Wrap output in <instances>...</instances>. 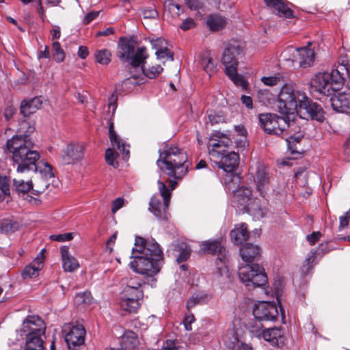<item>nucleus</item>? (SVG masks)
I'll use <instances>...</instances> for the list:
<instances>
[{
	"instance_id": "48",
	"label": "nucleus",
	"mask_w": 350,
	"mask_h": 350,
	"mask_svg": "<svg viewBox=\"0 0 350 350\" xmlns=\"http://www.w3.org/2000/svg\"><path fill=\"white\" fill-rule=\"evenodd\" d=\"M224 118L222 116L217 115L215 113L208 114L206 124H210L211 126L223 122Z\"/></svg>"
},
{
	"instance_id": "43",
	"label": "nucleus",
	"mask_w": 350,
	"mask_h": 350,
	"mask_svg": "<svg viewBox=\"0 0 350 350\" xmlns=\"http://www.w3.org/2000/svg\"><path fill=\"white\" fill-rule=\"evenodd\" d=\"M53 58L57 62H62L65 58V54L58 42L53 43Z\"/></svg>"
},
{
	"instance_id": "60",
	"label": "nucleus",
	"mask_w": 350,
	"mask_h": 350,
	"mask_svg": "<svg viewBox=\"0 0 350 350\" xmlns=\"http://www.w3.org/2000/svg\"><path fill=\"white\" fill-rule=\"evenodd\" d=\"M98 14V12H89L84 17L83 23L84 25L89 24L91 21H92Z\"/></svg>"
},
{
	"instance_id": "59",
	"label": "nucleus",
	"mask_w": 350,
	"mask_h": 350,
	"mask_svg": "<svg viewBox=\"0 0 350 350\" xmlns=\"http://www.w3.org/2000/svg\"><path fill=\"white\" fill-rule=\"evenodd\" d=\"M143 15L145 18H156L158 13L154 9H145L143 11Z\"/></svg>"
},
{
	"instance_id": "54",
	"label": "nucleus",
	"mask_w": 350,
	"mask_h": 350,
	"mask_svg": "<svg viewBox=\"0 0 350 350\" xmlns=\"http://www.w3.org/2000/svg\"><path fill=\"white\" fill-rule=\"evenodd\" d=\"M196 25L195 21L191 18H186L180 25V27L183 31L189 30Z\"/></svg>"
},
{
	"instance_id": "10",
	"label": "nucleus",
	"mask_w": 350,
	"mask_h": 350,
	"mask_svg": "<svg viewBox=\"0 0 350 350\" xmlns=\"http://www.w3.org/2000/svg\"><path fill=\"white\" fill-rule=\"evenodd\" d=\"M201 250L207 254H217L218 257L215 261L216 271L214 276L219 279L224 274L227 273V252L221 240H208L200 244Z\"/></svg>"
},
{
	"instance_id": "24",
	"label": "nucleus",
	"mask_w": 350,
	"mask_h": 350,
	"mask_svg": "<svg viewBox=\"0 0 350 350\" xmlns=\"http://www.w3.org/2000/svg\"><path fill=\"white\" fill-rule=\"evenodd\" d=\"M31 173H19L16 170L13 178V187L17 193H26L30 190L33 191V181L28 180Z\"/></svg>"
},
{
	"instance_id": "44",
	"label": "nucleus",
	"mask_w": 350,
	"mask_h": 350,
	"mask_svg": "<svg viewBox=\"0 0 350 350\" xmlns=\"http://www.w3.org/2000/svg\"><path fill=\"white\" fill-rule=\"evenodd\" d=\"M301 137H301V136L295 137V136L291 135L290 137H288L286 139L288 150L291 152V154H295L296 152H298V151L296 149L295 146H296L297 143H299L300 142Z\"/></svg>"
},
{
	"instance_id": "26",
	"label": "nucleus",
	"mask_w": 350,
	"mask_h": 350,
	"mask_svg": "<svg viewBox=\"0 0 350 350\" xmlns=\"http://www.w3.org/2000/svg\"><path fill=\"white\" fill-rule=\"evenodd\" d=\"M119 343V348H111V350H136L139 345L137 334L133 331H128L122 336Z\"/></svg>"
},
{
	"instance_id": "2",
	"label": "nucleus",
	"mask_w": 350,
	"mask_h": 350,
	"mask_svg": "<svg viewBox=\"0 0 350 350\" xmlns=\"http://www.w3.org/2000/svg\"><path fill=\"white\" fill-rule=\"evenodd\" d=\"M129 266L135 273L153 276L161 269L163 253L159 245L154 240H146L137 236L132 250Z\"/></svg>"
},
{
	"instance_id": "32",
	"label": "nucleus",
	"mask_w": 350,
	"mask_h": 350,
	"mask_svg": "<svg viewBox=\"0 0 350 350\" xmlns=\"http://www.w3.org/2000/svg\"><path fill=\"white\" fill-rule=\"evenodd\" d=\"M325 247L326 245L321 244L319 248L313 249L308 254L301 268L302 272L304 274L308 273L313 268L317 255L323 254L327 252Z\"/></svg>"
},
{
	"instance_id": "25",
	"label": "nucleus",
	"mask_w": 350,
	"mask_h": 350,
	"mask_svg": "<svg viewBox=\"0 0 350 350\" xmlns=\"http://www.w3.org/2000/svg\"><path fill=\"white\" fill-rule=\"evenodd\" d=\"M334 111L340 113H350V94L338 93L330 98Z\"/></svg>"
},
{
	"instance_id": "58",
	"label": "nucleus",
	"mask_w": 350,
	"mask_h": 350,
	"mask_svg": "<svg viewBox=\"0 0 350 350\" xmlns=\"http://www.w3.org/2000/svg\"><path fill=\"white\" fill-rule=\"evenodd\" d=\"M321 237V234L319 232H313L312 234L307 236V240L311 245L315 244Z\"/></svg>"
},
{
	"instance_id": "63",
	"label": "nucleus",
	"mask_w": 350,
	"mask_h": 350,
	"mask_svg": "<svg viewBox=\"0 0 350 350\" xmlns=\"http://www.w3.org/2000/svg\"><path fill=\"white\" fill-rule=\"evenodd\" d=\"M18 228V224L16 223H14V224H5L3 228L5 229V231H9V230H11V231H14L16 229H17Z\"/></svg>"
},
{
	"instance_id": "3",
	"label": "nucleus",
	"mask_w": 350,
	"mask_h": 350,
	"mask_svg": "<svg viewBox=\"0 0 350 350\" xmlns=\"http://www.w3.org/2000/svg\"><path fill=\"white\" fill-rule=\"evenodd\" d=\"M33 143L27 135H14L6 143L7 149L12 153L16 170L19 173H31L38 167L40 154L31 150Z\"/></svg>"
},
{
	"instance_id": "29",
	"label": "nucleus",
	"mask_w": 350,
	"mask_h": 350,
	"mask_svg": "<svg viewBox=\"0 0 350 350\" xmlns=\"http://www.w3.org/2000/svg\"><path fill=\"white\" fill-rule=\"evenodd\" d=\"M60 252L64 271L73 272L79 268V262L70 254L68 247L62 246Z\"/></svg>"
},
{
	"instance_id": "39",
	"label": "nucleus",
	"mask_w": 350,
	"mask_h": 350,
	"mask_svg": "<svg viewBox=\"0 0 350 350\" xmlns=\"http://www.w3.org/2000/svg\"><path fill=\"white\" fill-rule=\"evenodd\" d=\"M142 70V76L144 78V76H146L149 79H154L163 71V68L160 65L149 66L148 68H144V66Z\"/></svg>"
},
{
	"instance_id": "55",
	"label": "nucleus",
	"mask_w": 350,
	"mask_h": 350,
	"mask_svg": "<svg viewBox=\"0 0 350 350\" xmlns=\"http://www.w3.org/2000/svg\"><path fill=\"white\" fill-rule=\"evenodd\" d=\"M195 321V317L193 314H189L187 315L183 321V324L185 327V329L188 331H190L192 329L191 324Z\"/></svg>"
},
{
	"instance_id": "52",
	"label": "nucleus",
	"mask_w": 350,
	"mask_h": 350,
	"mask_svg": "<svg viewBox=\"0 0 350 350\" xmlns=\"http://www.w3.org/2000/svg\"><path fill=\"white\" fill-rule=\"evenodd\" d=\"M51 239L55 241L63 242L70 241L72 239V233H65L60 234H53L50 237Z\"/></svg>"
},
{
	"instance_id": "15",
	"label": "nucleus",
	"mask_w": 350,
	"mask_h": 350,
	"mask_svg": "<svg viewBox=\"0 0 350 350\" xmlns=\"http://www.w3.org/2000/svg\"><path fill=\"white\" fill-rule=\"evenodd\" d=\"M129 145L125 144L117 135L113 129V124L111 122V166L114 168L119 167L118 161L120 155L124 161L129 158Z\"/></svg>"
},
{
	"instance_id": "41",
	"label": "nucleus",
	"mask_w": 350,
	"mask_h": 350,
	"mask_svg": "<svg viewBox=\"0 0 350 350\" xmlns=\"http://www.w3.org/2000/svg\"><path fill=\"white\" fill-rule=\"evenodd\" d=\"M10 195V182L9 178L5 176L0 174V196L3 200L5 196Z\"/></svg>"
},
{
	"instance_id": "6",
	"label": "nucleus",
	"mask_w": 350,
	"mask_h": 350,
	"mask_svg": "<svg viewBox=\"0 0 350 350\" xmlns=\"http://www.w3.org/2000/svg\"><path fill=\"white\" fill-rule=\"evenodd\" d=\"M348 75V64H339L331 72L316 74L310 80L311 90L325 96H331L334 92L342 88L345 77Z\"/></svg>"
},
{
	"instance_id": "19",
	"label": "nucleus",
	"mask_w": 350,
	"mask_h": 350,
	"mask_svg": "<svg viewBox=\"0 0 350 350\" xmlns=\"http://www.w3.org/2000/svg\"><path fill=\"white\" fill-rule=\"evenodd\" d=\"M258 336L274 347L283 346L286 340L284 331L282 327L263 329Z\"/></svg>"
},
{
	"instance_id": "42",
	"label": "nucleus",
	"mask_w": 350,
	"mask_h": 350,
	"mask_svg": "<svg viewBox=\"0 0 350 350\" xmlns=\"http://www.w3.org/2000/svg\"><path fill=\"white\" fill-rule=\"evenodd\" d=\"M95 57L96 62L100 64L107 65L109 62V53L107 49L98 50L95 54Z\"/></svg>"
},
{
	"instance_id": "53",
	"label": "nucleus",
	"mask_w": 350,
	"mask_h": 350,
	"mask_svg": "<svg viewBox=\"0 0 350 350\" xmlns=\"http://www.w3.org/2000/svg\"><path fill=\"white\" fill-rule=\"evenodd\" d=\"M163 348L165 350H180V347L177 345L175 340H167L163 342Z\"/></svg>"
},
{
	"instance_id": "36",
	"label": "nucleus",
	"mask_w": 350,
	"mask_h": 350,
	"mask_svg": "<svg viewBox=\"0 0 350 350\" xmlns=\"http://www.w3.org/2000/svg\"><path fill=\"white\" fill-rule=\"evenodd\" d=\"M208 300V296L204 293H198L192 295L187 301L186 308L190 310L198 304H204Z\"/></svg>"
},
{
	"instance_id": "30",
	"label": "nucleus",
	"mask_w": 350,
	"mask_h": 350,
	"mask_svg": "<svg viewBox=\"0 0 350 350\" xmlns=\"http://www.w3.org/2000/svg\"><path fill=\"white\" fill-rule=\"evenodd\" d=\"M252 196V191L250 187H241L234 191V200L242 206L243 209L254 200Z\"/></svg>"
},
{
	"instance_id": "62",
	"label": "nucleus",
	"mask_w": 350,
	"mask_h": 350,
	"mask_svg": "<svg viewBox=\"0 0 350 350\" xmlns=\"http://www.w3.org/2000/svg\"><path fill=\"white\" fill-rule=\"evenodd\" d=\"M88 54H89L88 49L86 46H79V51H78V55L81 59H85L87 57V56L88 55Z\"/></svg>"
},
{
	"instance_id": "38",
	"label": "nucleus",
	"mask_w": 350,
	"mask_h": 350,
	"mask_svg": "<svg viewBox=\"0 0 350 350\" xmlns=\"http://www.w3.org/2000/svg\"><path fill=\"white\" fill-rule=\"evenodd\" d=\"M200 65L203 70L209 75L215 72L216 66L213 62V59L208 55H202L200 56Z\"/></svg>"
},
{
	"instance_id": "14",
	"label": "nucleus",
	"mask_w": 350,
	"mask_h": 350,
	"mask_svg": "<svg viewBox=\"0 0 350 350\" xmlns=\"http://www.w3.org/2000/svg\"><path fill=\"white\" fill-rule=\"evenodd\" d=\"M232 145V142L230 137L221 132L217 131L210 136L207 144V149L211 157L219 159L228 152L226 149Z\"/></svg>"
},
{
	"instance_id": "31",
	"label": "nucleus",
	"mask_w": 350,
	"mask_h": 350,
	"mask_svg": "<svg viewBox=\"0 0 350 350\" xmlns=\"http://www.w3.org/2000/svg\"><path fill=\"white\" fill-rule=\"evenodd\" d=\"M230 236L234 244L238 245H241L249 238L247 226L244 223L236 226L234 228L230 231Z\"/></svg>"
},
{
	"instance_id": "22",
	"label": "nucleus",
	"mask_w": 350,
	"mask_h": 350,
	"mask_svg": "<svg viewBox=\"0 0 350 350\" xmlns=\"http://www.w3.org/2000/svg\"><path fill=\"white\" fill-rule=\"evenodd\" d=\"M254 182L257 191L262 196H265L269 191V176L264 166H258L254 176Z\"/></svg>"
},
{
	"instance_id": "34",
	"label": "nucleus",
	"mask_w": 350,
	"mask_h": 350,
	"mask_svg": "<svg viewBox=\"0 0 350 350\" xmlns=\"http://www.w3.org/2000/svg\"><path fill=\"white\" fill-rule=\"evenodd\" d=\"M42 105V100L38 97H34L30 100H24L21 104V113L27 117L35 113Z\"/></svg>"
},
{
	"instance_id": "61",
	"label": "nucleus",
	"mask_w": 350,
	"mask_h": 350,
	"mask_svg": "<svg viewBox=\"0 0 350 350\" xmlns=\"http://www.w3.org/2000/svg\"><path fill=\"white\" fill-rule=\"evenodd\" d=\"M242 103L248 108L252 109L253 107L252 99L249 96H241Z\"/></svg>"
},
{
	"instance_id": "45",
	"label": "nucleus",
	"mask_w": 350,
	"mask_h": 350,
	"mask_svg": "<svg viewBox=\"0 0 350 350\" xmlns=\"http://www.w3.org/2000/svg\"><path fill=\"white\" fill-rule=\"evenodd\" d=\"M175 250L180 252L179 255L176 258V261L178 263L186 261L191 255V250L187 247H185L184 248H180L178 246H176Z\"/></svg>"
},
{
	"instance_id": "46",
	"label": "nucleus",
	"mask_w": 350,
	"mask_h": 350,
	"mask_svg": "<svg viewBox=\"0 0 350 350\" xmlns=\"http://www.w3.org/2000/svg\"><path fill=\"white\" fill-rule=\"evenodd\" d=\"M261 81L266 85L273 86L280 83H282V78L280 76L263 77Z\"/></svg>"
},
{
	"instance_id": "18",
	"label": "nucleus",
	"mask_w": 350,
	"mask_h": 350,
	"mask_svg": "<svg viewBox=\"0 0 350 350\" xmlns=\"http://www.w3.org/2000/svg\"><path fill=\"white\" fill-rule=\"evenodd\" d=\"M288 52L292 55L291 61L299 67L308 68L311 66L314 59V53L308 46L295 48L290 46Z\"/></svg>"
},
{
	"instance_id": "1",
	"label": "nucleus",
	"mask_w": 350,
	"mask_h": 350,
	"mask_svg": "<svg viewBox=\"0 0 350 350\" xmlns=\"http://www.w3.org/2000/svg\"><path fill=\"white\" fill-rule=\"evenodd\" d=\"M278 107L283 117L274 113H262L258 116L262 129L269 135L287 136L291 134L287 129L295 124V113L300 116L306 114L319 122L325 120V113L320 105L311 102L304 92L295 91L290 86L282 88Z\"/></svg>"
},
{
	"instance_id": "11",
	"label": "nucleus",
	"mask_w": 350,
	"mask_h": 350,
	"mask_svg": "<svg viewBox=\"0 0 350 350\" xmlns=\"http://www.w3.org/2000/svg\"><path fill=\"white\" fill-rule=\"evenodd\" d=\"M144 297L141 283L136 284L133 281L124 288L120 293V308L129 313H136L139 308V301Z\"/></svg>"
},
{
	"instance_id": "8",
	"label": "nucleus",
	"mask_w": 350,
	"mask_h": 350,
	"mask_svg": "<svg viewBox=\"0 0 350 350\" xmlns=\"http://www.w3.org/2000/svg\"><path fill=\"white\" fill-rule=\"evenodd\" d=\"M22 331H29L26 336L25 350H44L43 340L41 336L44 334V321L38 317H28L23 323Z\"/></svg>"
},
{
	"instance_id": "37",
	"label": "nucleus",
	"mask_w": 350,
	"mask_h": 350,
	"mask_svg": "<svg viewBox=\"0 0 350 350\" xmlns=\"http://www.w3.org/2000/svg\"><path fill=\"white\" fill-rule=\"evenodd\" d=\"M163 5L165 12H169L174 18L179 16L183 12L182 7L173 0H165Z\"/></svg>"
},
{
	"instance_id": "51",
	"label": "nucleus",
	"mask_w": 350,
	"mask_h": 350,
	"mask_svg": "<svg viewBox=\"0 0 350 350\" xmlns=\"http://www.w3.org/2000/svg\"><path fill=\"white\" fill-rule=\"evenodd\" d=\"M187 6L191 10H198L202 8V0H185Z\"/></svg>"
},
{
	"instance_id": "50",
	"label": "nucleus",
	"mask_w": 350,
	"mask_h": 350,
	"mask_svg": "<svg viewBox=\"0 0 350 350\" xmlns=\"http://www.w3.org/2000/svg\"><path fill=\"white\" fill-rule=\"evenodd\" d=\"M124 199L123 198H117L115 199L112 203H111V212L114 214L116 213L119 209H120L124 205Z\"/></svg>"
},
{
	"instance_id": "27",
	"label": "nucleus",
	"mask_w": 350,
	"mask_h": 350,
	"mask_svg": "<svg viewBox=\"0 0 350 350\" xmlns=\"http://www.w3.org/2000/svg\"><path fill=\"white\" fill-rule=\"evenodd\" d=\"M239 251L243 260L246 262L258 260L260 256V248L258 245L250 243L241 246Z\"/></svg>"
},
{
	"instance_id": "20",
	"label": "nucleus",
	"mask_w": 350,
	"mask_h": 350,
	"mask_svg": "<svg viewBox=\"0 0 350 350\" xmlns=\"http://www.w3.org/2000/svg\"><path fill=\"white\" fill-rule=\"evenodd\" d=\"M84 147L79 144H68L62 152V161L66 165L80 161L83 157Z\"/></svg>"
},
{
	"instance_id": "28",
	"label": "nucleus",
	"mask_w": 350,
	"mask_h": 350,
	"mask_svg": "<svg viewBox=\"0 0 350 350\" xmlns=\"http://www.w3.org/2000/svg\"><path fill=\"white\" fill-rule=\"evenodd\" d=\"M266 5L274 9L277 15L285 18H292L293 16V11L289 8L284 0H264Z\"/></svg>"
},
{
	"instance_id": "13",
	"label": "nucleus",
	"mask_w": 350,
	"mask_h": 350,
	"mask_svg": "<svg viewBox=\"0 0 350 350\" xmlns=\"http://www.w3.org/2000/svg\"><path fill=\"white\" fill-rule=\"evenodd\" d=\"M34 174L33 178V193L39 195L45 191L50 185L49 180L54 176L52 166L43 161L38 163L36 171H31Z\"/></svg>"
},
{
	"instance_id": "64",
	"label": "nucleus",
	"mask_w": 350,
	"mask_h": 350,
	"mask_svg": "<svg viewBox=\"0 0 350 350\" xmlns=\"http://www.w3.org/2000/svg\"><path fill=\"white\" fill-rule=\"evenodd\" d=\"M51 36H52V39L53 40L59 38L60 37V35H61V32H60V30L59 29H52L51 31Z\"/></svg>"
},
{
	"instance_id": "17",
	"label": "nucleus",
	"mask_w": 350,
	"mask_h": 350,
	"mask_svg": "<svg viewBox=\"0 0 350 350\" xmlns=\"http://www.w3.org/2000/svg\"><path fill=\"white\" fill-rule=\"evenodd\" d=\"M254 317L260 321H275L278 319V311L275 304L260 301L253 309Z\"/></svg>"
},
{
	"instance_id": "9",
	"label": "nucleus",
	"mask_w": 350,
	"mask_h": 350,
	"mask_svg": "<svg viewBox=\"0 0 350 350\" xmlns=\"http://www.w3.org/2000/svg\"><path fill=\"white\" fill-rule=\"evenodd\" d=\"M159 190L163 199V203L162 204L159 198L155 196H152L149 203V210L159 219L165 220L167 219V209L169 207L170 199H171V191H173L176 185L177 182L175 180H170L169 187H167L165 182L161 179L158 180Z\"/></svg>"
},
{
	"instance_id": "4",
	"label": "nucleus",
	"mask_w": 350,
	"mask_h": 350,
	"mask_svg": "<svg viewBox=\"0 0 350 350\" xmlns=\"http://www.w3.org/2000/svg\"><path fill=\"white\" fill-rule=\"evenodd\" d=\"M187 155L177 146H165L159 150V158L157 161L159 168L166 174L170 180L182 179L187 173L189 165Z\"/></svg>"
},
{
	"instance_id": "5",
	"label": "nucleus",
	"mask_w": 350,
	"mask_h": 350,
	"mask_svg": "<svg viewBox=\"0 0 350 350\" xmlns=\"http://www.w3.org/2000/svg\"><path fill=\"white\" fill-rule=\"evenodd\" d=\"M118 56L121 61L129 64L131 76L126 79V83L135 85L144 83V78L142 76V68L148 57L146 48H135L129 42L122 43L120 46Z\"/></svg>"
},
{
	"instance_id": "12",
	"label": "nucleus",
	"mask_w": 350,
	"mask_h": 350,
	"mask_svg": "<svg viewBox=\"0 0 350 350\" xmlns=\"http://www.w3.org/2000/svg\"><path fill=\"white\" fill-rule=\"evenodd\" d=\"M241 281L248 287H260L267 282V276L263 267L258 264L245 265L239 269Z\"/></svg>"
},
{
	"instance_id": "40",
	"label": "nucleus",
	"mask_w": 350,
	"mask_h": 350,
	"mask_svg": "<svg viewBox=\"0 0 350 350\" xmlns=\"http://www.w3.org/2000/svg\"><path fill=\"white\" fill-rule=\"evenodd\" d=\"M93 298L90 292L79 293L75 297V302L77 305L88 306L92 303Z\"/></svg>"
},
{
	"instance_id": "35",
	"label": "nucleus",
	"mask_w": 350,
	"mask_h": 350,
	"mask_svg": "<svg viewBox=\"0 0 350 350\" xmlns=\"http://www.w3.org/2000/svg\"><path fill=\"white\" fill-rule=\"evenodd\" d=\"M226 24V18L219 15L209 16L206 20V25L211 31H219L224 28Z\"/></svg>"
},
{
	"instance_id": "21",
	"label": "nucleus",
	"mask_w": 350,
	"mask_h": 350,
	"mask_svg": "<svg viewBox=\"0 0 350 350\" xmlns=\"http://www.w3.org/2000/svg\"><path fill=\"white\" fill-rule=\"evenodd\" d=\"M215 163L219 168L226 172H232L238 167L239 163V155L234 151L227 152L219 159Z\"/></svg>"
},
{
	"instance_id": "56",
	"label": "nucleus",
	"mask_w": 350,
	"mask_h": 350,
	"mask_svg": "<svg viewBox=\"0 0 350 350\" xmlns=\"http://www.w3.org/2000/svg\"><path fill=\"white\" fill-rule=\"evenodd\" d=\"M340 226L339 228L342 229L347 226L350 219V210L347 211L344 215L340 217Z\"/></svg>"
},
{
	"instance_id": "16",
	"label": "nucleus",
	"mask_w": 350,
	"mask_h": 350,
	"mask_svg": "<svg viewBox=\"0 0 350 350\" xmlns=\"http://www.w3.org/2000/svg\"><path fill=\"white\" fill-rule=\"evenodd\" d=\"M62 333L70 350H76L78 347L83 345L86 332L82 325H65Z\"/></svg>"
},
{
	"instance_id": "47",
	"label": "nucleus",
	"mask_w": 350,
	"mask_h": 350,
	"mask_svg": "<svg viewBox=\"0 0 350 350\" xmlns=\"http://www.w3.org/2000/svg\"><path fill=\"white\" fill-rule=\"evenodd\" d=\"M157 59H161L164 58L170 59L173 61V53H172L167 47L157 50L155 53Z\"/></svg>"
},
{
	"instance_id": "49",
	"label": "nucleus",
	"mask_w": 350,
	"mask_h": 350,
	"mask_svg": "<svg viewBox=\"0 0 350 350\" xmlns=\"http://www.w3.org/2000/svg\"><path fill=\"white\" fill-rule=\"evenodd\" d=\"M129 327L133 328L136 331H143L147 329V325L141 322L139 319H135L129 323Z\"/></svg>"
},
{
	"instance_id": "33",
	"label": "nucleus",
	"mask_w": 350,
	"mask_h": 350,
	"mask_svg": "<svg viewBox=\"0 0 350 350\" xmlns=\"http://www.w3.org/2000/svg\"><path fill=\"white\" fill-rule=\"evenodd\" d=\"M243 210L252 215L255 219L258 220L263 218L268 211L267 208L265 205L261 204L257 199H254Z\"/></svg>"
},
{
	"instance_id": "7",
	"label": "nucleus",
	"mask_w": 350,
	"mask_h": 350,
	"mask_svg": "<svg viewBox=\"0 0 350 350\" xmlns=\"http://www.w3.org/2000/svg\"><path fill=\"white\" fill-rule=\"evenodd\" d=\"M244 45L243 43L236 40H232L228 42L223 52L221 57V63L225 66V72L226 75L237 85L245 87L246 81L243 77L237 73V66L239 64V56L243 53Z\"/></svg>"
},
{
	"instance_id": "23",
	"label": "nucleus",
	"mask_w": 350,
	"mask_h": 350,
	"mask_svg": "<svg viewBox=\"0 0 350 350\" xmlns=\"http://www.w3.org/2000/svg\"><path fill=\"white\" fill-rule=\"evenodd\" d=\"M44 250H42L36 258L28 265H27L23 272V279L35 278L38 275L39 271L43 267Z\"/></svg>"
},
{
	"instance_id": "57",
	"label": "nucleus",
	"mask_w": 350,
	"mask_h": 350,
	"mask_svg": "<svg viewBox=\"0 0 350 350\" xmlns=\"http://www.w3.org/2000/svg\"><path fill=\"white\" fill-rule=\"evenodd\" d=\"M111 332L113 336L120 341V338L126 332H124V329L122 327L118 325H114L113 326Z\"/></svg>"
}]
</instances>
